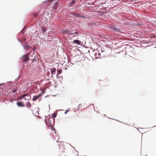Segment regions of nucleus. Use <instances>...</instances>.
Listing matches in <instances>:
<instances>
[{
	"mask_svg": "<svg viewBox=\"0 0 156 156\" xmlns=\"http://www.w3.org/2000/svg\"><path fill=\"white\" fill-rule=\"evenodd\" d=\"M22 60L24 62L31 61L32 62H35L38 59L35 55H34L32 52H30L27 54H25L22 58Z\"/></svg>",
	"mask_w": 156,
	"mask_h": 156,
	"instance_id": "nucleus-1",
	"label": "nucleus"
},
{
	"mask_svg": "<svg viewBox=\"0 0 156 156\" xmlns=\"http://www.w3.org/2000/svg\"><path fill=\"white\" fill-rule=\"evenodd\" d=\"M46 120L47 118H46L45 120L46 124L48 125L49 127H51V129H52V128H53L52 127L53 125L52 119H51L50 117H49L48 118L47 121Z\"/></svg>",
	"mask_w": 156,
	"mask_h": 156,
	"instance_id": "nucleus-2",
	"label": "nucleus"
},
{
	"mask_svg": "<svg viewBox=\"0 0 156 156\" xmlns=\"http://www.w3.org/2000/svg\"><path fill=\"white\" fill-rule=\"evenodd\" d=\"M16 104L19 107H23L24 106V105L23 103L21 101L17 102Z\"/></svg>",
	"mask_w": 156,
	"mask_h": 156,
	"instance_id": "nucleus-3",
	"label": "nucleus"
},
{
	"mask_svg": "<svg viewBox=\"0 0 156 156\" xmlns=\"http://www.w3.org/2000/svg\"><path fill=\"white\" fill-rule=\"evenodd\" d=\"M79 34V32H70L69 34V35H73L74 37H76V36H75V35Z\"/></svg>",
	"mask_w": 156,
	"mask_h": 156,
	"instance_id": "nucleus-4",
	"label": "nucleus"
},
{
	"mask_svg": "<svg viewBox=\"0 0 156 156\" xmlns=\"http://www.w3.org/2000/svg\"><path fill=\"white\" fill-rule=\"evenodd\" d=\"M41 96V94H39L37 96H34L33 98V101H36L37 99H38L39 97Z\"/></svg>",
	"mask_w": 156,
	"mask_h": 156,
	"instance_id": "nucleus-5",
	"label": "nucleus"
},
{
	"mask_svg": "<svg viewBox=\"0 0 156 156\" xmlns=\"http://www.w3.org/2000/svg\"><path fill=\"white\" fill-rule=\"evenodd\" d=\"M59 5L57 3H55L53 5V8L54 9H56L59 7Z\"/></svg>",
	"mask_w": 156,
	"mask_h": 156,
	"instance_id": "nucleus-6",
	"label": "nucleus"
},
{
	"mask_svg": "<svg viewBox=\"0 0 156 156\" xmlns=\"http://www.w3.org/2000/svg\"><path fill=\"white\" fill-rule=\"evenodd\" d=\"M73 43H74L77 44L79 45H80L81 44V42L79 40H75L73 41Z\"/></svg>",
	"mask_w": 156,
	"mask_h": 156,
	"instance_id": "nucleus-7",
	"label": "nucleus"
},
{
	"mask_svg": "<svg viewBox=\"0 0 156 156\" xmlns=\"http://www.w3.org/2000/svg\"><path fill=\"white\" fill-rule=\"evenodd\" d=\"M28 94H23L22 96H21L19 98V99H21L23 98L24 97H25L26 96H28Z\"/></svg>",
	"mask_w": 156,
	"mask_h": 156,
	"instance_id": "nucleus-8",
	"label": "nucleus"
},
{
	"mask_svg": "<svg viewBox=\"0 0 156 156\" xmlns=\"http://www.w3.org/2000/svg\"><path fill=\"white\" fill-rule=\"evenodd\" d=\"M56 70V68H52L51 69V73L52 74H55V72Z\"/></svg>",
	"mask_w": 156,
	"mask_h": 156,
	"instance_id": "nucleus-9",
	"label": "nucleus"
},
{
	"mask_svg": "<svg viewBox=\"0 0 156 156\" xmlns=\"http://www.w3.org/2000/svg\"><path fill=\"white\" fill-rule=\"evenodd\" d=\"M20 42H23L24 44L27 43L26 39L25 38L20 39Z\"/></svg>",
	"mask_w": 156,
	"mask_h": 156,
	"instance_id": "nucleus-10",
	"label": "nucleus"
},
{
	"mask_svg": "<svg viewBox=\"0 0 156 156\" xmlns=\"http://www.w3.org/2000/svg\"><path fill=\"white\" fill-rule=\"evenodd\" d=\"M26 105H27V107L28 108H31V104L29 102H27L26 103Z\"/></svg>",
	"mask_w": 156,
	"mask_h": 156,
	"instance_id": "nucleus-11",
	"label": "nucleus"
},
{
	"mask_svg": "<svg viewBox=\"0 0 156 156\" xmlns=\"http://www.w3.org/2000/svg\"><path fill=\"white\" fill-rule=\"evenodd\" d=\"M73 15L74 16L76 17H80V16H81V15L77 13H74Z\"/></svg>",
	"mask_w": 156,
	"mask_h": 156,
	"instance_id": "nucleus-12",
	"label": "nucleus"
},
{
	"mask_svg": "<svg viewBox=\"0 0 156 156\" xmlns=\"http://www.w3.org/2000/svg\"><path fill=\"white\" fill-rule=\"evenodd\" d=\"M76 0H73L72 2L70 3L69 5L70 6H73L74 4V2H75Z\"/></svg>",
	"mask_w": 156,
	"mask_h": 156,
	"instance_id": "nucleus-13",
	"label": "nucleus"
},
{
	"mask_svg": "<svg viewBox=\"0 0 156 156\" xmlns=\"http://www.w3.org/2000/svg\"><path fill=\"white\" fill-rule=\"evenodd\" d=\"M61 72H62V70H58V75L59 74H60L61 73Z\"/></svg>",
	"mask_w": 156,
	"mask_h": 156,
	"instance_id": "nucleus-14",
	"label": "nucleus"
},
{
	"mask_svg": "<svg viewBox=\"0 0 156 156\" xmlns=\"http://www.w3.org/2000/svg\"><path fill=\"white\" fill-rule=\"evenodd\" d=\"M64 32L66 33H68L69 32V31L68 30H65L64 31Z\"/></svg>",
	"mask_w": 156,
	"mask_h": 156,
	"instance_id": "nucleus-15",
	"label": "nucleus"
},
{
	"mask_svg": "<svg viewBox=\"0 0 156 156\" xmlns=\"http://www.w3.org/2000/svg\"><path fill=\"white\" fill-rule=\"evenodd\" d=\"M80 17L83 18H84V19H86L87 18V17H86V16H83V15H81V16H80Z\"/></svg>",
	"mask_w": 156,
	"mask_h": 156,
	"instance_id": "nucleus-16",
	"label": "nucleus"
},
{
	"mask_svg": "<svg viewBox=\"0 0 156 156\" xmlns=\"http://www.w3.org/2000/svg\"><path fill=\"white\" fill-rule=\"evenodd\" d=\"M69 111V109H67V110H66L65 111V114H66V113Z\"/></svg>",
	"mask_w": 156,
	"mask_h": 156,
	"instance_id": "nucleus-17",
	"label": "nucleus"
},
{
	"mask_svg": "<svg viewBox=\"0 0 156 156\" xmlns=\"http://www.w3.org/2000/svg\"><path fill=\"white\" fill-rule=\"evenodd\" d=\"M16 89H15L14 90L12 91V93H14V92H15L16 91Z\"/></svg>",
	"mask_w": 156,
	"mask_h": 156,
	"instance_id": "nucleus-18",
	"label": "nucleus"
},
{
	"mask_svg": "<svg viewBox=\"0 0 156 156\" xmlns=\"http://www.w3.org/2000/svg\"><path fill=\"white\" fill-rule=\"evenodd\" d=\"M24 46L26 48H27L28 47V45L27 44L26 45Z\"/></svg>",
	"mask_w": 156,
	"mask_h": 156,
	"instance_id": "nucleus-19",
	"label": "nucleus"
},
{
	"mask_svg": "<svg viewBox=\"0 0 156 156\" xmlns=\"http://www.w3.org/2000/svg\"><path fill=\"white\" fill-rule=\"evenodd\" d=\"M53 117H56V115L55 114H53Z\"/></svg>",
	"mask_w": 156,
	"mask_h": 156,
	"instance_id": "nucleus-20",
	"label": "nucleus"
},
{
	"mask_svg": "<svg viewBox=\"0 0 156 156\" xmlns=\"http://www.w3.org/2000/svg\"><path fill=\"white\" fill-rule=\"evenodd\" d=\"M53 0H50V1H52Z\"/></svg>",
	"mask_w": 156,
	"mask_h": 156,
	"instance_id": "nucleus-21",
	"label": "nucleus"
},
{
	"mask_svg": "<svg viewBox=\"0 0 156 156\" xmlns=\"http://www.w3.org/2000/svg\"><path fill=\"white\" fill-rule=\"evenodd\" d=\"M2 85V84H0V85Z\"/></svg>",
	"mask_w": 156,
	"mask_h": 156,
	"instance_id": "nucleus-22",
	"label": "nucleus"
}]
</instances>
